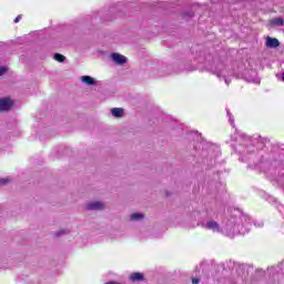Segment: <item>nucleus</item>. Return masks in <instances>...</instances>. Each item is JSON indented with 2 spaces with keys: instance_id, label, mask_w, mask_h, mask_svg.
I'll list each match as a JSON object with an SVG mask.
<instances>
[{
  "instance_id": "obj_1",
  "label": "nucleus",
  "mask_w": 284,
  "mask_h": 284,
  "mask_svg": "<svg viewBox=\"0 0 284 284\" xmlns=\"http://www.w3.org/2000/svg\"><path fill=\"white\" fill-rule=\"evenodd\" d=\"M232 148L240 155V160L247 162L251 169H256L264 164V166H270L271 169H282L284 166L283 160L266 158L264 159L263 142L261 139H251L245 136V134H235L234 139L232 138Z\"/></svg>"
},
{
  "instance_id": "obj_2",
  "label": "nucleus",
  "mask_w": 284,
  "mask_h": 284,
  "mask_svg": "<svg viewBox=\"0 0 284 284\" xmlns=\"http://www.w3.org/2000/svg\"><path fill=\"white\" fill-rule=\"evenodd\" d=\"M201 226L212 233H220L226 237L245 235L252 229V217L243 213L241 209H232L222 220L221 224L216 220L210 219L202 222Z\"/></svg>"
},
{
  "instance_id": "obj_3",
  "label": "nucleus",
  "mask_w": 284,
  "mask_h": 284,
  "mask_svg": "<svg viewBox=\"0 0 284 284\" xmlns=\"http://www.w3.org/2000/svg\"><path fill=\"white\" fill-rule=\"evenodd\" d=\"M210 70L211 72H213V74H216L219 79H222L226 83V85H230L233 72H229L224 63H219L217 65L210 68Z\"/></svg>"
},
{
  "instance_id": "obj_4",
  "label": "nucleus",
  "mask_w": 284,
  "mask_h": 284,
  "mask_svg": "<svg viewBox=\"0 0 284 284\" xmlns=\"http://www.w3.org/2000/svg\"><path fill=\"white\" fill-rule=\"evenodd\" d=\"M244 79L245 81H247L248 83H261V79L258 77V72H256V70H248L245 74H244Z\"/></svg>"
},
{
  "instance_id": "obj_5",
  "label": "nucleus",
  "mask_w": 284,
  "mask_h": 284,
  "mask_svg": "<svg viewBox=\"0 0 284 284\" xmlns=\"http://www.w3.org/2000/svg\"><path fill=\"white\" fill-rule=\"evenodd\" d=\"M110 58L112 59L113 63H116L118 65H123L128 62V57L120 54V52H112Z\"/></svg>"
},
{
  "instance_id": "obj_6",
  "label": "nucleus",
  "mask_w": 284,
  "mask_h": 284,
  "mask_svg": "<svg viewBox=\"0 0 284 284\" xmlns=\"http://www.w3.org/2000/svg\"><path fill=\"white\" fill-rule=\"evenodd\" d=\"M13 105V101L9 98L0 99V112H6L8 110H11Z\"/></svg>"
},
{
  "instance_id": "obj_7",
  "label": "nucleus",
  "mask_w": 284,
  "mask_h": 284,
  "mask_svg": "<svg viewBox=\"0 0 284 284\" xmlns=\"http://www.w3.org/2000/svg\"><path fill=\"white\" fill-rule=\"evenodd\" d=\"M265 45L266 48H278L281 42L275 37H266Z\"/></svg>"
},
{
  "instance_id": "obj_8",
  "label": "nucleus",
  "mask_w": 284,
  "mask_h": 284,
  "mask_svg": "<svg viewBox=\"0 0 284 284\" xmlns=\"http://www.w3.org/2000/svg\"><path fill=\"white\" fill-rule=\"evenodd\" d=\"M111 114L115 119H121L122 116H124V110L122 108H112Z\"/></svg>"
},
{
  "instance_id": "obj_9",
  "label": "nucleus",
  "mask_w": 284,
  "mask_h": 284,
  "mask_svg": "<svg viewBox=\"0 0 284 284\" xmlns=\"http://www.w3.org/2000/svg\"><path fill=\"white\" fill-rule=\"evenodd\" d=\"M82 83H85V85H97L95 79L93 77L84 75L81 77Z\"/></svg>"
},
{
  "instance_id": "obj_10",
  "label": "nucleus",
  "mask_w": 284,
  "mask_h": 284,
  "mask_svg": "<svg viewBox=\"0 0 284 284\" xmlns=\"http://www.w3.org/2000/svg\"><path fill=\"white\" fill-rule=\"evenodd\" d=\"M88 209H90L91 211H97L99 209H103V204L102 202H90L88 204Z\"/></svg>"
},
{
  "instance_id": "obj_11",
  "label": "nucleus",
  "mask_w": 284,
  "mask_h": 284,
  "mask_svg": "<svg viewBox=\"0 0 284 284\" xmlns=\"http://www.w3.org/2000/svg\"><path fill=\"white\" fill-rule=\"evenodd\" d=\"M143 278H144L143 273H132V274L130 275V280H131L132 282H141Z\"/></svg>"
},
{
  "instance_id": "obj_12",
  "label": "nucleus",
  "mask_w": 284,
  "mask_h": 284,
  "mask_svg": "<svg viewBox=\"0 0 284 284\" xmlns=\"http://www.w3.org/2000/svg\"><path fill=\"white\" fill-rule=\"evenodd\" d=\"M272 23L274 26H284V19H282V17H276L275 19H272Z\"/></svg>"
},
{
  "instance_id": "obj_13",
  "label": "nucleus",
  "mask_w": 284,
  "mask_h": 284,
  "mask_svg": "<svg viewBox=\"0 0 284 284\" xmlns=\"http://www.w3.org/2000/svg\"><path fill=\"white\" fill-rule=\"evenodd\" d=\"M226 114L229 116V123H231L232 128H235L234 116L231 114L230 110H226Z\"/></svg>"
},
{
  "instance_id": "obj_14",
  "label": "nucleus",
  "mask_w": 284,
  "mask_h": 284,
  "mask_svg": "<svg viewBox=\"0 0 284 284\" xmlns=\"http://www.w3.org/2000/svg\"><path fill=\"white\" fill-rule=\"evenodd\" d=\"M144 215L143 213H132L131 214V220L138 221V220H143Z\"/></svg>"
},
{
  "instance_id": "obj_15",
  "label": "nucleus",
  "mask_w": 284,
  "mask_h": 284,
  "mask_svg": "<svg viewBox=\"0 0 284 284\" xmlns=\"http://www.w3.org/2000/svg\"><path fill=\"white\" fill-rule=\"evenodd\" d=\"M53 59H55V61H60V62L65 61L64 54H60L59 52H57V53L53 55Z\"/></svg>"
},
{
  "instance_id": "obj_16",
  "label": "nucleus",
  "mask_w": 284,
  "mask_h": 284,
  "mask_svg": "<svg viewBox=\"0 0 284 284\" xmlns=\"http://www.w3.org/2000/svg\"><path fill=\"white\" fill-rule=\"evenodd\" d=\"M210 152H215L216 154H220L221 149L220 146H210Z\"/></svg>"
},
{
  "instance_id": "obj_17",
  "label": "nucleus",
  "mask_w": 284,
  "mask_h": 284,
  "mask_svg": "<svg viewBox=\"0 0 284 284\" xmlns=\"http://www.w3.org/2000/svg\"><path fill=\"white\" fill-rule=\"evenodd\" d=\"M8 182H10V178H1L0 179V184H7Z\"/></svg>"
},
{
  "instance_id": "obj_18",
  "label": "nucleus",
  "mask_w": 284,
  "mask_h": 284,
  "mask_svg": "<svg viewBox=\"0 0 284 284\" xmlns=\"http://www.w3.org/2000/svg\"><path fill=\"white\" fill-rule=\"evenodd\" d=\"M276 271H278V268H276L275 266H271V268H267L268 273H275Z\"/></svg>"
},
{
  "instance_id": "obj_19",
  "label": "nucleus",
  "mask_w": 284,
  "mask_h": 284,
  "mask_svg": "<svg viewBox=\"0 0 284 284\" xmlns=\"http://www.w3.org/2000/svg\"><path fill=\"white\" fill-rule=\"evenodd\" d=\"M4 72H7V68H4L3 65H0V77L4 74Z\"/></svg>"
},
{
  "instance_id": "obj_20",
  "label": "nucleus",
  "mask_w": 284,
  "mask_h": 284,
  "mask_svg": "<svg viewBox=\"0 0 284 284\" xmlns=\"http://www.w3.org/2000/svg\"><path fill=\"white\" fill-rule=\"evenodd\" d=\"M254 225L258 226V227H262V226H264V222H254Z\"/></svg>"
},
{
  "instance_id": "obj_21",
  "label": "nucleus",
  "mask_w": 284,
  "mask_h": 284,
  "mask_svg": "<svg viewBox=\"0 0 284 284\" xmlns=\"http://www.w3.org/2000/svg\"><path fill=\"white\" fill-rule=\"evenodd\" d=\"M192 284H200V280H199L197 277H194V278L192 280Z\"/></svg>"
},
{
  "instance_id": "obj_22",
  "label": "nucleus",
  "mask_w": 284,
  "mask_h": 284,
  "mask_svg": "<svg viewBox=\"0 0 284 284\" xmlns=\"http://www.w3.org/2000/svg\"><path fill=\"white\" fill-rule=\"evenodd\" d=\"M20 19H21V14H18V17L14 18V23H19Z\"/></svg>"
},
{
  "instance_id": "obj_23",
  "label": "nucleus",
  "mask_w": 284,
  "mask_h": 284,
  "mask_svg": "<svg viewBox=\"0 0 284 284\" xmlns=\"http://www.w3.org/2000/svg\"><path fill=\"white\" fill-rule=\"evenodd\" d=\"M106 284H118V282H106Z\"/></svg>"
},
{
  "instance_id": "obj_24",
  "label": "nucleus",
  "mask_w": 284,
  "mask_h": 284,
  "mask_svg": "<svg viewBox=\"0 0 284 284\" xmlns=\"http://www.w3.org/2000/svg\"><path fill=\"white\" fill-rule=\"evenodd\" d=\"M62 233H65V231H60V232L58 233V235H62Z\"/></svg>"
},
{
  "instance_id": "obj_25",
  "label": "nucleus",
  "mask_w": 284,
  "mask_h": 284,
  "mask_svg": "<svg viewBox=\"0 0 284 284\" xmlns=\"http://www.w3.org/2000/svg\"><path fill=\"white\" fill-rule=\"evenodd\" d=\"M193 14H194V12H189V16H190V17H193Z\"/></svg>"
},
{
  "instance_id": "obj_26",
  "label": "nucleus",
  "mask_w": 284,
  "mask_h": 284,
  "mask_svg": "<svg viewBox=\"0 0 284 284\" xmlns=\"http://www.w3.org/2000/svg\"><path fill=\"white\" fill-rule=\"evenodd\" d=\"M282 79H283V81H284V72L282 73Z\"/></svg>"
}]
</instances>
